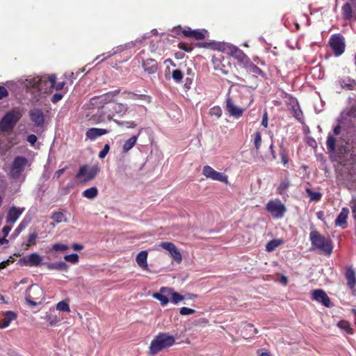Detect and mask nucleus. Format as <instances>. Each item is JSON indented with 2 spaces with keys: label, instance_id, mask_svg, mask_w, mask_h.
Segmentation results:
<instances>
[{
  "label": "nucleus",
  "instance_id": "nucleus-1",
  "mask_svg": "<svg viewBox=\"0 0 356 356\" xmlns=\"http://www.w3.org/2000/svg\"><path fill=\"white\" fill-rule=\"evenodd\" d=\"M56 76L51 75L49 77H33L26 79L23 84L30 91L35 99H38L40 91H46L49 88H55L56 90H60L65 86V82L56 83Z\"/></svg>",
  "mask_w": 356,
  "mask_h": 356
},
{
  "label": "nucleus",
  "instance_id": "nucleus-2",
  "mask_svg": "<svg viewBox=\"0 0 356 356\" xmlns=\"http://www.w3.org/2000/svg\"><path fill=\"white\" fill-rule=\"evenodd\" d=\"M175 339L173 336L168 333H159L152 341L149 346V351L152 355L156 354L163 349L172 346Z\"/></svg>",
  "mask_w": 356,
  "mask_h": 356
},
{
  "label": "nucleus",
  "instance_id": "nucleus-3",
  "mask_svg": "<svg viewBox=\"0 0 356 356\" xmlns=\"http://www.w3.org/2000/svg\"><path fill=\"white\" fill-rule=\"evenodd\" d=\"M309 236L313 246L318 248L327 255L332 252L333 246L330 239L325 238L317 231L311 232Z\"/></svg>",
  "mask_w": 356,
  "mask_h": 356
},
{
  "label": "nucleus",
  "instance_id": "nucleus-4",
  "mask_svg": "<svg viewBox=\"0 0 356 356\" xmlns=\"http://www.w3.org/2000/svg\"><path fill=\"white\" fill-rule=\"evenodd\" d=\"M44 299V293L41 287L37 285H31L25 293V300L27 304L31 307H35L41 303Z\"/></svg>",
  "mask_w": 356,
  "mask_h": 356
},
{
  "label": "nucleus",
  "instance_id": "nucleus-5",
  "mask_svg": "<svg viewBox=\"0 0 356 356\" xmlns=\"http://www.w3.org/2000/svg\"><path fill=\"white\" fill-rule=\"evenodd\" d=\"M21 116L22 114L19 111H12L7 113L0 121L1 131H8L13 129Z\"/></svg>",
  "mask_w": 356,
  "mask_h": 356
},
{
  "label": "nucleus",
  "instance_id": "nucleus-6",
  "mask_svg": "<svg viewBox=\"0 0 356 356\" xmlns=\"http://www.w3.org/2000/svg\"><path fill=\"white\" fill-rule=\"evenodd\" d=\"M266 211L270 213L274 218L281 219L286 212V208L279 199L270 200L266 204Z\"/></svg>",
  "mask_w": 356,
  "mask_h": 356
},
{
  "label": "nucleus",
  "instance_id": "nucleus-7",
  "mask_svg": "<svg viewBox=\"0 0 356 356\" xmlns=\"http://www.w3.org/2000/svg\"><path fill=\"white\" fill-rule=\"evenodd\" d=\"M120 92V90L108 92L99 96H95L90 99L88 108H101L104 104L111 102L114 97Z\"/></svg>",
  "mask_w": 356,
  "mask_h": 356
},
{
  "label": "nucleus",
  "instance_id": "nucleus-8",
  "mask_svg": "<svg viewBox=\"0 0 356 356\" xmlns=\"http://www.w3.org/2000/svg\"><path fill=\"white\" fill-rule=\"evenodd\" d=\"M27 161L25 157L17 156L12 164L10 176L14 179H19L21 174L24 170Z\"/></svg>",
  "mask_w": 356,
  "mask_h": 356
},
{
  "label": "nucleus",
  "instance_id": "nucleus-9",
  "mask_svg": "<svg viewBox=\"0 0 356 356\" xmlns=\"http://www.w3.org/2000/svg\"><path fill=\"white\" fill-rule=\"evenodd\" d=\"M182 34L185 38L195 40H202L209 36V32L206 29H192L190 27L184 28L182 30Z\"/></svg>",
  "mask_w": 356,
  "mask_h": 356
},
{
  "label": "nucleus",
  "instance_id": "nucleus-10",
  "mask_svg": "<svg viewBox=\"0 0 356 356\" xmlns=\"http://www.w3.org/2000/svg\"><path fill=\"white\" fill-rule=\"evenodd\" d=\"M99 171V169L97 165H93L90 168L88 165H82L76 174V177L79 179L84 177V182H88L92 180L97 176Z\"/></svg>",
  "mask_w": 356,
  "mask_h": 356
},
{
  "label": "nucleus",
  "instance_id": "nucleus-11",
  "mask_svg": "<svg viewBox=\"0 0 356 356\" xmlns=\"http://www.w3.org/2000/svg\"><path fill=\"white\" fill-rule=\"evenodd\" d=\"M330 45L335 56L341 55L345 50V42L343 37L340 34L334 35L330 39Z\"/></svg>",
  "mask_w": 356,
  "mask_h": 356
},
{
  "label": "nucleus",
  "instance_id": "nucleus-12",
  "mask_svg": "<svg viewBox=\"0 0 356 356\" xmlns=\"http://www.w3.org/2000/svg\"><path fill=\"white\" fill-rule=\"evenodd\" d=\"M202 174L207 178L223 183H227L228 177L222 172H218L209 165H205L202 170Z\"/></svg>",
  "mask_w": 356,
  "mask_h": 356
},
{
  "label": "nucleus",
  "instance_id": "nucleus-13",
  "mask_svg": "<svg viewBox=\"0 0 356 356\" xmlns=\"http://www.w3.org/2000/svg\"><path fill=\"white\" fill-rule=\"evenodd\" d=\"M312 298L314 300L321 303L326 307H330V299L323 289H315L312 291Z\"/></svg>",
  "mask_w": 356,
  "mask_h": 356
},
{
  "label": "nucleus",
  "instance_id": "nucleus-14",
  "mask_svg": "<svg viewBox=\"0 0 356 356\" xmlns=\"http://www.w3.org/2000/svg\"><path fill=\"white\" fill-rule=\"evenodd\" d=\"M29 117L35 127H42L44 123V113L40 108L30 110Z\"/></svg>",
  "mask_w": 356,
  "mask_h": 356
},
{
  "label": "nucleus",
  "instance_id": "nucleus-15",
  "mask_svg": "<svg viewBox=\"0 0 356 356\" xmlns=\"http://www.w3.org/2000/svg\"><path fill=\"white\" fill-rule=\"evenodd\" d=\"M160 246L164 250H168L172 257L177 262L181 261V254L179 252L178 248L171 242H162Z\"/></svg>",
  "mask_w": 356,
  "mask_h": 356
},
{
  "label": "nucleus",
  "instance_id": "nucleus-16",
  "mask_svg": "<svg viewBox=\"0 0 356 356\" xmlns=\"http://www.w3.org/2000/svg\"><path fill=\"white\" fill-rule=\"evenodd\" d=\"M226 109L231 116L236 118H240L243 113V110L241 108L235 106L229 97L226 99Z\"/></svg>",
  "mask_w": 356,
  "mask_h": 356
},
{
  "label": "nucleus",
  "instance_id": "nucleus-17",
  "mask_svg": "<svg viewBox=\"0 0 356 356\" xmlns=\"http://www.w3.org/2000/svg\"><path fill=\"white\" fill-rule=\"evenodd\" d=\"M349 214V209L346 207L342 208L341 212L338 215L334 221L336 227H340L342 229H346L348 227V216Z\"/></svg>",
  "mask_w": 356,
  "mask_h": 356
},
{
  "label": "nucleus",
  "instance_id": "nucleus-18",
  "mask_svg": "<svg viewBox=\"0 0 356 356\" xmlns=\"http://www.w3.org/2000/svg\"><path fill=\"white\" fill-rule=\"evenodd\" d=\"M195 46L197 48L209 49L212 50L219 51L222 49V47H224L225 44H222L221 42H218L214 40H212L210 42H196L195 44Z\"/></svg>",
  "mask_w": 356,
  "mask_h": 356
},
{
  "label": "nucleus",
  "instance_id": "nucleus-19",
  "mask_svg": "<svg viewBox=\"0 0 356 356\" xmlns=\"http://www.w3.org/2000/svg\"><path fill=\"white\" fill-rule=\"evenodd\" d=\"M143 67L148 74H155L157 72V62L152 58H148L143 61Z\"/></svg>",
  "mask_w": 356,
  "mask_h": 356
},
{
  "label": "nucleus",
  "instance_id": "nucleus-20",
  "mask_svg": "<svg viewBox=\"0 0 356 356\" xmlns=\"http://www.w3.org/2000/svg\"><path fill=\"white\" fill-rule=\"evenodd\" d=\"M107 133H108V131L107 129L99 128H90L86 131V136L88 138L93 140H95L97 137L103 136Z\"/></svg>",
  "mask_w": 356,
  "mask_h": 356
},
{
  "label": "nucleus",
  "instance_id": "nucleus-21",
  "mask_svg": "<svg viewBox=\"0 0 356 356\" xmlns=\"http://www.w3.org/2000/svg\"><path fill=\"white\" fill-rule=\"evenodd\" d=\"M23 211H24V209H20L15 207H11L8 212L7 222H11V223L15 222L16 220L20 216V215L22 213Z\"/></svg>",
  "mask_w": 356,
  "mask_h": 356
},
{
  "label": "nucleus",
  "instance_id": "nucleus-22",
  "mask_svg": "<svg viewBox=\"0 0 356 356\" xmlns=\"http://www.w3.org/2000/svg\"><path fill=\"white\" fill-rule=\"evenodd\" d=\"M161 291L168 292V294L171 295V302L175 305L184 299V296L177 292L174 291V290L171 288L161 287Z\"/></svg>",
  "mask_w": 356,
  "mask_h": 356
},
{
  "label": "nucleus",
  "instance_id": "nucleus-23",
  "mask_svg": "<svg viewBox=\"0 0 356 356\" xmlns=\"http://www.w3.org/2000/svg\"><path fill=\"white\" fill-rule=\"evenodd\" d=\"M141 131L138 132L137 135L132 136L130 138L125 140L124 143L122 146V152L124 154L127 153L129 150H131L136 144L138 138L140 134Z\"/></svg>",
  "mask_w": 356,
  "mask_h": 356
},
{
  "label": "nucleus",
  "instance_id": "nucleus-24",
  "mask_svg": "<svg viewBox=\"0 0 356 356\" xmlns=\"http://www.w3.org/2000/svg\"><path fill=\"white\" fill-rule=\"evenodd\" d=\"M17 314L12 311H8L4 314L2 323L0 325V327L6 328L9 326L10 323L17 318Z\"/></svg>",
  "mask_w": 356,
  "mask_h": 356
},
{
  "label": "nucleus",
  "instance_id": "nucleus-25",
  "mask_svg": "<svg viewBox=\"0 0 356 356\" xmlns=\"http://www.w3.org/2000/svg\"><path fill=\"white\" fill-rule=\"evenodd\" d=\"M42 258L38 253H32L29 256L27 260L24 261L26 266H38L42 263Z\"/></svg>",
  "mask_w": 356,
  "mask_h": 356
},
{
  "label": "nucleus",
  "instance_id": "nucleus-26",
  "mask_svg": "<svg viewBox=\"0 0 356 356\" xmlns=\"http://www.w3.org/2000/svg\"><path fill=\"white\" fill-rule=\"evenodd\" d=\"M147 252L145 250L140 252L136 256V262L138 265L144 270H148L147 262Z\"/></svg>",
  "mask_w": 356,
  "mask_h": 356
},
{
  "label": "nucleus",
  "instance_id": "nucleus-27",
  "mask_svg": "<svg viewBox=\"0 0 356 356\" xmlns=\"http://www.w3.org/2000/svg\"><path fill=\"white\" fill-rule=\"evenodd\" d=\"M43 264L46 266L49 270L67 271L68 268L67 264L64 261H59L56 263L47 262L44 263Z\"/></svg>",
  "mask_w": 356,
  "mask_h": 356
},
{
  "label": "nucleus",
  "instance_id": "nucleus-28",
  "mask_svg": "<svg viewBox=\"0 0 356 356\" xmlns=\"http://www.w3.org/2000/svg\"><path fill=\"white\" fill-rule=\"evenodd\" d=\"M233 58L238 60V63L242 67L248 63V61L250 60V58L240 49L235 52Z\"/></svg>",
  "mask_w": 356,
  "mask_h": 356
},
{
  "label": "nucleus",
  "instance_id": "nucleus-29",
  "mask_svg": "<svg viewBox=\"0 0 356 356\" xmlns=\"http://www.w3.org/2000/svg\"><path fill=\"white\" fill-rule=\"evenodd\" d=\"M342 15L344 20H350L353 18V7L349 2L346 3L341 8Z\"/></svg>",
  "mask_w": 356,
  "mask_h": 356
},
{
  "label": "nucleus",
  "instance_id": "nucleus-30",
  "mask_svg": "<svg viewBox=\"0 0 356 356\" xmlns=\"http://www.w3.org/2000/svg\"><path fill=\"white\" fill-rule=\"evenodd\" d=\"M243 67L245 68L249 73L264 76L263 71L257 66H256L254 63H252L250 61V59L248 61V63H246Z\"/></svg>",
  "mask_w": 356,
  "mask_h": 356
},
{
  "label": "nucleus",
  "instance_id": "nucleus-31",
  "mask_svg": "<svg viewBox=\"0 0 356 356\" xmlns=\"http://www.w3.org/2000/svg\"><path fill=\"white\" fill-rule=\"evenodd\" d=\"M346 277L348 285L351 288H354L356 284L355 273L353 268H348L346 273Z\"/></svg>",
  "mask_w": 356,
  "mask_h": 356
},
{
  "label": "nucleus",
  "instance_id": "nucleus-32",
  "mask_svg": "<svg viewBox=\"0 0 356 356\" xmlns=\"http://www.w3.org/2000/svg\"><path fill=\"white\" fill-rule=\"evenodd\" d=\"M168 295V292H161L160 291L159 293H154L152 297L160 301L161 305L165 306L169 302Z\"/></svg>",
  "mask_w": 356,
  "mask_h": 356
},
{
  "label": "nucleus",
  "instance_id": "nucleus-33",
  "mask_svg": "<svg viewBox=\"0 0 356 356\" xmlns=\"http://www.w3.org/2000/svg\"><path fill=\"white\" fill-rule=\"evenodd\" d=\"M82 195L83 197H85L88 199H90V200L94 199L98 195V189L97 187L92 186L91 188H89L85 190L82 193Z\"/></svg>",
  "mask_w": 356,
  "mask_h": 356
},
{
  "label": "nucleus",
  "instance_id": "nucleus-34",
  "mask_svg": "<svg viewBox=\"0 0 356 356\" xmlns=\"http://www.w3.org/2000/svg\"><path fill=\"white\" fill-rule=\"evenodd\" d=\"M305 191L312 201L318 202L322 197V194L321 193L314 192L311 188H307Z\"/></svg>",
  "mask_w": 356,
  "mask_h": 356
},
{
  "label": "nucleus",
  "instance_id": "nucleus-35",
  "mask_svg": "<svg viewBox=\"0 0 356 356\" xmlns=\"http://www.w3.org/2000/svg\"><path fill=\"white\" fill-rule=\"evenodd\" d=\"M222 44H225V46L222 47V49H221L220 51H227V54H229L232 57L234 56L235 52L236 51L239 50L238 47H237L236 46L233 45L232 44H226V43H222Z\"/></svg>",
  "mask_w": 356,
  "mask_h": 356
},
{
  "label": "nucleus",
  "instance_id": "nucleus-36",
  "mask_svg": "<svg viewBox=\"0 0 356 356\" xmlns=\"http://www.w3.org/2000/svg\"><path fill=\"white\" fill-rule=\"evenodd\" d=\"M327 148L331 152H334L336 150V140L332 135H329L326 141Z\"/></svg>",
  "mask_w": 356,
  "mask_h": 356
},
{
  "label": "nucleus",
  "instance_id": "nucleus-37",
  "mask_svg": "<svg viewBox=\"0 0 356 356\" xmlns=\"http://www.w3.org/2000/svg\"><path fill=\"white\" fill-rule=\"evenodd\" d=\"M123 49H123L122 47H116V48H114V49H113V51H110V52H108V53H106V54H103L102 55H99V56H98L96 58V60L99 59L101 56H104V57L102 58V60H106V59H107V58H111V56H114V55L117 54L118 53L121 52L122 51H123Z\"/></svg>",
  "mask_w": 356,
  "mask_h": 356
},
{
  "label": "nucleus",
  "instance_id": "nucleus-38",
  "mask_svg": "<svg viewBox=\"0 0 356 356\" xmlns=\"http://www.w3.org/2000/svg\"><path fill=\"white\" fill-rule=\"evenodd\" d=\"M113 110L115 113L124 114L127 110V104L116 103L113 106Z\"/></svg>",
  "mask_w": 356,
  "mask_h": 356
},
{
  "label": "nucleus",
  "instance_id": "nucleus-39",
  "mask_svg": "<svg viewBox=\"0 0 356 356\" xmlns=\"http://www.w3.org/2000/svg\"><path fill=\"white\" fill-rule=\"evenodd\" d=\"M282 241L275 239L269 241L266 245V250L268 252L275 250L282 243Z\"/></svg>",
  "mask_w": 356,
  "mask_h": 356
},
{
  "label": "nucleus",
  "instance_id": "nucleus-40",
  "mask_svg": "<svg viewBox=\"0 0 356 356\" xmlns=\"http://www.w3.org/2000/svg\"><path fill=\"white\" fill-rule=\"evenodd\" d=\"M289 186L290 182L289 180L283 181L282 182H281V184L277 188V193H279L280 195H284L286 193L288 188L289 187Z\"/></svg>",
  "mask_w": 356,
  "mask_h": 356
},
{
  "label": "nucleus",
  "instance_id": "nucleus-41",
  "mask_svg": "<svg viewBox=\"0 0 356 356\" xmlns=\"http://www.w3.org/2000/svg\"><path fill=\"white\" fill-rule=\"evenodd\" d=\"M114 122L119 126V127H126L128 129H134L136 127V124L134 121H119L117 120H114Z\"/></svg>",
  "mask_w": 356,
  "mask_h": 356
},
{
  "label": "nucleus",
  "instance_id": "nucleus-42",
  "mask_svg": "<svg viewBox=\"0 0 356 356\" xmlns=\"http://www.w3.org/2000/svg\"><path fill=\"white\" fill-rule=\"evenodd\" d=\"M128 95L129 98L134 100L140 99L147 102H150V97L145 95H137L129 92Z\"/></svg>",
  "mask_w": 356,
  "mask_h": 356
},
{
  "label": "nucleus",
  "instance_id": "nucleus-43",
  "mask_svg": "<svg viewBox=\"0 0 356 356\" xmlns=\"http://www.w3.org/2000/svg\"><path fill=\"white\" fill-rule=\"evenodd\" d=\"M56 309L66 312H70L69 304L65 300H62L58 302L56 305Z\"/></svg>",
  "mask_w": 356,
  "mask_h": 356
},
{
  "label": "nucleus",
  "instance_id": "nucleus-44",
  "mask_svg": "<svg viewBox=\"0 0 356 356\" xmlns=\"http://www.w3.org/2000/svg\"><path fill=\"white\" fill-rule=\"evenodd\" d=\"M337 326L345 330L348 334H352V329L350 327V323L346 321H340L337 323Z\"/></svg>",
  "mask_w": 356,
  "mask_h": 356
},
{
  "label": "nucleus",
  "instance_id": "nucleus-45",
  "mask_svg": "<svg viewBox=\"0 0 356 356\" xmlns=\"http://www.w3.org/2000/svg\"><path fill=\"white\" fill-rule=\"evenodd\" d=\"M38 238V234L36 232L31 233L28 238L27 243L26 244L27 249L29 247L35 245L36 244V239Z\"/></svg>",
  "mask_w": 356,
  "mask_h": 356
},
{
  "label": "nucleus",
  "instance_id": "nucleus-46",
  "mask_svg": "<svg viewBox=\"0 0 356 356\" xmlns=\"http://www.w3.org/2000/svg\"><path fill=\"white\" fill-rule=\"evenodd\" d=\"M51 218L57 223H60L62 221H67L64 214L62 212H54L52 214Z\"/></svg>",
  "mask_w": 356,
  "mask_h": 356
},
{
  "label": "nucleus",
  "instance_id": "nucleus-47",
  "mask_svg": "<svg viewBox=\"0 0 356 356\" xmlns=\"http://www.w3.org/2000/svg\"><path fill=\"white\" fill-rule=\"evenodd\" d=\"M172 76L176 82H180L183 79V73L180 70H175L172 71Z\"/></svg>",
  "mask_w": 356,
  "mask_h": 356
},
{
  "label": "nucleus",
  "instance_id": "nucleus-48",
  "mask_svg": "<svg viewBox=\"0 0 356 356\" xmlns=\"http://www.w3.org/2000/svg\"><path fill=\"white\" fill-rule=\"evenodd\" d=\"M209 115L211 116H216L219 118L222 115V110L219 106H213L209 110Z\"/></svg>",
  "mask_w": 356,
  "mask_h": 356
},
{
  "label": "nucleus",
  "instance_id": "nucleus-49",
  "mask_svg": "<svg viewBox=\"0 0 356 356\" xmlns=\"http://www.w3.org/2000/svg\"><path fill=\"white\" fill-rule=\"evenodd\" d=\"M65 260L72 264H76L79 261V256L77 254H67L64 257Z\"/></svg>",
  "mask_w": 356,
  "mask_h": 356
},
{
  "label": "nucleus",
  "instance_id": "nucleus-50",
  "mask_svg": "<svg viewBox=\"0 0 356 356\" xmlns=\"http://www.w3.org/2000/svg\"><path fill=\"white\" fill-rule=\"evenodd\" d=\"M195 313V310L193 309L183 307L179 309V314L182 316L191 315Z\"/></svg>",
  "mask_w": 356,
  "mask_h": 356
},
{
  "label": "nucleus",
  "instance_id": "nucleus-51",
  "mask_svg": "<svg viewBox=\"0 0 356 356\" xmlns=\"http://www.w3.org/2000/svg\"><path fill=\"white\" fill-rule=\"evenodd\" d=\"M254 147L257 150H258L260 148V146L261 145V136L259 132H256L254 134Z\"/></svg>",
  "mask_w": 356,
  "mask_h": 356
},
{
  "label": "nucleus",
  "instance_id": "nucleus-52",
  "mask_svg": "<svg viewBox=\"0 0 356 356\" xmlns=\"http://www.w3.org/2000/svg\"><path fill=\"white\" fill-rule=\"evenodd\" d=\"M45 319L49 321L51 326L55 325L59 319L56 316L47 315Z\"/></svg>",
  "mask_w": 356,
  "mask_h": 356
},
{
  "label": "nucleus",
  "instance_id": "nucleus-53",
  "mask_svg": "<svg viewBox=\"0 0 356 356\" xmlns=\"http://www.w3.org/2000/svg\"><path fill=\"white\" fill-rule=\"evenodd\" d=\"M244 329L245 331H248L250 333V335L253 336L258 333L257 329L255 328L252 324H248Z\"/></svg>",
  "mask_w": 356,
  "mask_h": 356
},
{
  "label": "nucleus",
  "instance_id": "nucleus-54",
  "mask_svg": "<svg viewBox=\"0 0 356 356\" xmlns=\"http://www.w3.org/2000/svg\"><path fill=\"white\" fill-rule=\"evenodd\" d=\"M52 249L56 251H66L68 249V246L65 244L56 243L52 246Z\"/></svg>",
  "mask_w": 356,
  "mask_h": 356
},
{
  "label": "nucleus",
  "instance_id": "nucleus-55",
  "mask_svg": "<svg viewBox=\"0 0 356 356\" xmlns=\"http://www.w3.org/2000/svg\"><path fill=\"white\" fill-rule=\"evenodd\" d=\"M184 29H182L180 25L175 27L172 30V33L170 34L171 36L172 37H178L180 35L181 33H182V30Z\"/></svg>",
  "mask_w": 356,
  "mask_h": 356
},
{
  "label": "nucleus",
  "instance_id": "nucleus-56",
  "mask_svg": "<svg viewBox=\"0 0 356 356\" xmlns=\"http://www.w3.org/2000/svg\"><path fill=\"white\" fill-rule=\"evenodd\" d=\"M109 149H110L109 145L108 144H106L104 146V148L102 149V150L99 153V157L100 159H104L106 156V154H108Z\"/></svg>",
  "mask_w": 356,
  "mask_h": 356
},
{
  "label": "nucleus",
  "instance_id": "nucleus-57",
  "mask_svg": "<svg viewBox=\"0 0 356 356\" xmlns=\"http://www.w3.org/2000/svg\"><path fill=\"white\" fill-rule=\"evenodd\" d=\"M26 225L24 223V222H22L18 227L15 229L14 233L13 235L17 236L25 227Z\"/></svg>",
  "mask_w": 356,
  "mask_h": 356
},
{
  "label": "nucleus",
  "instance_id": "nucleus-58",
  "mask_svg": "<svg viewBox=\"0 0 356 356\" xmlns=\"http://www.w3.org/2000/svg\"><path fill=\"white\" fill-rule=\"evenodd\" d=\"M63 95L62 93H55L51 98V102L53 103H57L60 99H62Z\"/></svg>",
  "mask_w": 356,
  "mask_h": 356
},
{
  "label": "nucleus",
  "instance_id": "nucleus-59",
  "mask_svg": "<svg viewBox=\"0 0 356 356\" xmlns=\"http://www.w3.org/2000/svg\"><path fill=\"white\" fill-rule=\"evenodd\" d=\"M179 49L186 51V52H191L192 51V48L188 46V44L184 43H180L178 46Z\"/></svg>",
  "mask_w": 356,
  "mask_h": 356
},
{
  "label": "nucleus",
  "instance_id": "nucleus-60",
  "mask_svg": "<svg viewBox=\"0 0 356 356\" xmlns=\"http://www.w3.org/2000/svg\"><path fill=\"white\" fill-rule=\"evenodd\" d=\"M8 95V90L3 86H0V99L6 97Z\"/></svg>",
  "mask_w": 356,
  "mask_h": 356
},
{
  "label": "nucleus",
  "instance_id": "nucleus-61",
  "mask_svg": "<svg viewBox=\"0 0 356 356\" xmlns=\"http://www.w3.org/2000/svg\"><path fill=\"white\" fill-rule=\"evenodd\" d=\"M27 141L31 145H33L37 141V136L34 134L29 135L27 137Z\"/></svg>",
  "mask_w": 356,
  "mask_h": 356
},
{
  "label": "nucleus",
  "instance_id": "nucleus-62",
  "mask_svg": "<svg viewBox=\"0 0 356 356\" xmlns=\"http://www.w3.org/2000/svg\"><path fill=\"white\" fill-rule=\"evenodd\" d=\"M66 169H67V167L63 168H62V169H59L58 170H57V171L54 173L53 178H54V179H59V178H60V176L64 173V172H65V170Z\"/></svg>",
  "mask_w": 356,
  "mask_h": 356
},
{
  "label": "nucleus",
  "instance_id": "nucleus-63",
  "mask_svg": "<svg viewBox=\"0 0 356 356\" xmlns=\"http://www.w3.org/2000/svg\"><path fill=\"white\" fill-rule=\"evenodd\" d=\"M261 125L264 127H267L268 126V115L266 112H265L263 115Z\"/></svg>",
  "mask_w": 356,
  "mask_h": 356
},
{
  "label": "nucleus",
  "instance_id": "nucleus-64",
  "mask_svg": "<svg viewBox=\"0 0 356 356\" xmlns=\"http://www.w3.org/2000/svg\"><path fill=\"white\" fill-rule=\"evenodd\" d=\"M13 262V261L10 259H8L6 261H3L0 263V268L3 269L5 268L10 263Z\"/></svg>",
  "mask_w": 356,
  "mask_h": 356
}]
</instances>
